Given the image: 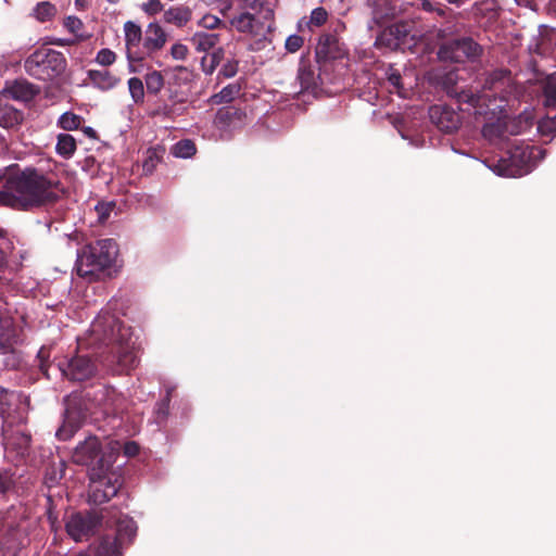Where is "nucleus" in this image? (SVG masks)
<instances>
[{"label":"nucleus","mask_w":556,"mask_h":556,"mask_svg":"<svg viewBox=\"0 0 556 556\" xmlns=\"http://www.w3.org/2000/svg\"><path fill=\"white\" fill-rule=\"evenodd\" d=\"M230 24L237 31L252 36L262 35L264 29V24L250 11H244L235 15L230 20Z\"/></svg>","instance_id":"21"},{"label":"nucleus","mask_w":556,"mask_h":556,"mask_svg":"<svg viewBox=\"0 0 556 556\" xmlns=\"http://www.w3.org/2000/svg\"><path fill=\"white\" fill-rule=\"evenodd\" d=\"M49 358H50V348L41 346L40 350L38 351V354H37L38 367H39L40 371L48 379L50 378V375H49V367H50Z\"/></svg>","instance_id":"45"},{"label":"nucleus","mask_w":556,"mask_h":556,"mask_svg":"<svg viewBox=\"0 0 556 556\" xmlns=\"http://www.w3.org/2000/svg\"><path fill=\"white\" fill-rule=\"evenodd\" d=\"M114 203H100L96 206L99 219L104 222L109 218L110 212L113 210Z\"/></svg>","instance_id":"58"},{"label":"nucleus","mask_w":556,"mask_h":556,"mask_svg":"<svg viewBox=\"0 0 556 556\" xmlns=\"http://www.w3.org/2000/svg\"><path fill=\"white\" fill-rule=\"evenodd\" d=\"M118 253L117 243L113 239H101L81 249L76 261L78 276L89 280L110 267Z\"/></svg>","instance_id":"5"},{"label":"nucleus","mask_w":556,"mask_h":556,"mask_svg":"<svg viewBox=\"0 0 556 556\" xmlns=\"http://www.w3.org/2000/svg\"><path fill=\"white\" fill-rule=\"evenodd\" d=\"M72 459L77 465L87 466L89 472L94 467L112 466L111 455L103 454L99 439L92 435L74 448Z\"/></svg>","instance_id":"11"},{"label":"nucleus","mask_w":556,"mask_h":556,"mask_svg":"<svg viewBox=\"0 0 556 556\" xmlns=\"http://www.w3.org/2000/svg\"><path fill=\"white\" fill-rule=\"evenodd\" d=\"M13 486L12 475L8 470L0 471V493L4 494Z\"/></svg>","instance_id":"54"},{"label":"nucleus","mask_w":556,"mask_h":556,"mask_svg":"<svg viewBox=\"0 0 556 556\" xmlns=\"http://www.w3.org/2000/svg\"><path fill=\"white\" fill-rule=\"evenodd\" d=\"M89 500L100 505L118 493L123 484V476L112 466L94 467L89 473Z\"/></svg>","instance_id":"7"},{"label":"nucleus","mask_w":556,"mask_h":556,"mask_svg":"<svg viewBox=\"0 0 556 556\" xmlns=\"http://www.w3.org/2000/svg\"><path fill=\"white\" fill-rule=\"evenodd\" d=\"M298 78L302 90L315 92L318 88V78L309 68H300Z\"/></svg>","instance_id":"35"},{"label":"nucleus","mask_w":556,"mask_h":556,"mask_svg":"<svg viewBox=\"0 0 556 556\" xmlns=\"http://www.w3.org/2000/svg\"><path fill=\"white\" fill-rule=\"evenodd\" d=\"M538 130L543 136H551L556 134V115L554 117H546L538 123Z\"/></svg>","instance_id":"47"},{"label":"nucleus","mask_w":556,"mask_h":556,"mask_svg":"<svg viewBox=\"0 0 556 556\" xmlns=\"http://www.w3.org/2000/svg\"><path fill=\"white\" fill-rule=\"evenodd\" d=\"M58 368L65 378L75 382L89 380L98 372L94 361L84 354H77L65 362H60Z\"/></svg>","instance_id":"12"},{"label":"nucleus","mask_w":556,"mask_h":556,"mask_svg":"<svg viewBox=\"0 0 556 556\" xmlns=\"http://www.w3.org/2000/svg\"><path fill=\"white\" fill-rule=\"evenodd\" d=\"M240 88L236 84H229L224 87L218 93L211 97L210 101L213 104L228 103L232 101L239 93Z\"/></svg>","instance_id":"33"},{"label":"nucleus","mask_w":556,"mask_h":556,"mask_svg":"<svg viewBox=\"0 0 556 556\" xmlns=\"http://www.w3.org/2000/svg\"><path fill=\"white\" fill-rule=\"evenodd\" d=\"M303 43L304 39L301 36L291 35L287 38L285 47L289 52L294 53L302 48Z\"/></svg>","instance_id":"52"},{"label":"nucleus","mask_w":556,"mask_h":556,"mask_svg":"<svg viewBox=\"0 0 556 556\" xmlns=\"http://www.w3.org/2000/svg\"><path fill=\"white\" fill-rule=\"evenodd\" d=\"M23 341L22 327L13 317L0 314V354H12L15 358V349Z\"/></svg>","instance_id":"14"},{"label":"nucleus","mask_w":556,"mask_h":556,"mask_svg":"<svg viewBox=\"0 0 556 556\" xmlns=\"http://www.w3.org/2000/svg\"><path fill=\"white\" fill-rule=\"evenodd\" d=\"M507 134L505 122L496 121L494 123H488L482 128V135L489 140L502 139Z\"/></svg>","instance_id":"34"},{"label":"nucleus","mask_w":556,"mask_h":556,"mask_svg":"<svg viewBox=\"0 0 556 556\" xmlns=\"http://www.w3.org/2000/svg\"><path fill=\"white\" fill-rule=\"evenodd\" d=\"M5 91L14 100L29 102L39 94L40 88L27 79L20 78L8 85Z\"/></svg>","instance_id":"22"},{"label":"nucleus","mask_w":556,"mask_h":556,"mask_svg":"<svg viewBox=\"0 0 556 556\" xmlns=\"http://www.w3.org/2000/svg\"><path fill=\"white\" fill-rule=\"evenodd\" d=\"M312 22L315 25H323L327 21V12L324 8H317L312 12Z\"/></svg>","instance_id":"59"},{"label":"nucleus","mask_w":556,"mask_h":556,"mask_svg":"<svg viewBox=\"0 0 556 556\" xmlns=\"http://www.w3.org/2000/svg\"><path fill=\"white\" fill-rule=\"evenodd\" d=\"M442 86L446 90L447 94L451 97H454L456 99V101L458 102V93L463 89H459L456 86V75L453 72L445 75V77L442 80Z\"/></svg>","instance_id":"44"},{"label":"nucleus","mask_w":556,"mask_h":556,"mask_svg":"<svg viewBox=\"0 0 556 556\" xmlns=\"http://www.w3.org/2000/svg\"><path fill=\"white\" fill-rule=\"evenodd\" d=\"M410 4L418 9H422L426 12H437L439 15H442V16L445 15L444 9H442L440 7H435L429 0H415V1L410 2Z\"/></svg>","instance_id":"49"},{"label":"nucleus","mask_w":556,"mask_h":556,"mask_svg":"<svg viewBox=\"0 0 556 556\" xmlns=\"http://www.w3.org/2000/svg\"><path fill=\"white\" fill-rule=\"evenodd\" d=\"M224 49L217 48L211 54H206L201 60L202 71L206 75L213 74L216 67L219 65L222 60L224 59Z\"/></svg>","instance_id":"32"},{"label":"nucleus","mask_w":556,"mask_h":556,"mask_svg":"<svg viewBox=\"0 0 556 556\" xmlns=\"http://www.w3.org/2000/svg\"><path fill=\"white\" fill-rule=\"evenodd\" d=\"M83 131H84V134H85L86 136H88V137H89V138H91V139H96V138H97V132H96V130H94L92 127H89V126H88V127H85V128L83 129Z\"/></svg>","instance_id":"62"},{"label":"nucleus","mask_w":556,"mask_h":556,"mask_svg":"<svg viewBox=\"0 0 556 556\" xmlns=\"http://www.w3.org/2000/svg\"><path fill=\"white\" fill-rule=\"evenodd\" d=\"M238 72V62L237 61H228L225 63L220 70V74L224 77L230 78L233 77Z\"/></svg>","instance_id":"57"},{"label":"nucleus","mask_w":556,"mask_h":556,"mask_svg":"<svg viewBox=\"0 0 556 556\" xmlns=\"http://www.w3.org/2000/svg\"><path fill=\"white\" fill-rule=\"evenodd\" d=\"M161 160V155L159 154L156 149H150L147 152V157L143 161L142 167L146 174H151L156 167L157 163Z\"/></svg>","instance_id":"46"},{"label":"nucleus","mask_w":556,"mask_h":556,"mask_svg":"<svg viewBox=\"0 0 556 556\" xmlns=\"http://www.w3.org/2000/svg\"><path fill=\"white\" fill-rule=\"evenodd\" d=\"M116 61V53L111 49L104 48L98 51L96 62L102 66H110Z\"/></svg>","instance_id":"48"},{"label":"nucleus","mask_w":556,"mask_h":556,"mask_svg":"<svg viewBox=\"0 0 556 556\" xmlns=\"http://www.w3.org/2000/svg\"><path fill=\"white\" fill-rule=\"evenodd\" d=\"M125 453L128 456H134L138 453V445L135 442H129L125 445Z\"/></svg>","instance_id":"61"},{"label":"nucleus","mask_w":556,"mask_h":556,"mask_svg":"<svg viewBox=\"0 0 556 556\" xmlns=\"http://www.w3.org/2000/svg\"><path fill=\"white\" fill-rule=\"evenodd\" d=\"M81 399L85 401L84 407L76 405V397L70 401L62 427L56 431L60 440H68L80 427L83 420L92 408H100L106 415L117 414L122 407V399L112 387L98 383L83 392Z\"/></svg>","instance_id":"4"},{"label":"nucleus","mask_w":556,"mask_h":556,"mask_svg":"<svg viewBox=\"0 0 556 556\" xmlns=\"http://www.w3.org/2000/svg\"><path fill=\"white\" fill-rule=\"evenodd\" d=\"M61 478H62V473H60V476L56 477V473L54 472L52 476L48 477V480L51 482H56Z\"/></svg>","instance_id":"64"},{"label":"nucleus","mask_w":556,"mask_h":556,"mask_svg":"<svg viewBox=\"0 0 556 556\" xmlns=\"http://www.w3.org/2000/svg\"><path fill=\"white\" fill-rule=\"evenodd\" d=\"M192 18V10L185 4L168 8L163 13V21L178 28L185 27Z\"/></svg>","instance_id":"26"},{"label":"nucleus","mask_w":556,"mask_h":556,"mask_svg":"<svg viewBox=\"0 0 556 556\" xmlns=\"http://www.w3.org/2000/svg\"><path fill=\"white\" fill-rule=\"evenodd\" d=\"M533 159V148L529 144H514L496 166L497 174L502 176H521L529 172Z\"/></svg>","instance_id":"10"},{"label":"nucleus","mask_w":556,"mask_h":556,"mask_svg":"<svg viewBox=\"0 0 556 556\" xmlns=\"http://www.w3.org/2000/svg\"><path fill=\"white\" fill-rule=\"evenodd\" d=\"M126 58L131 72H135L132 64L144 60L142 51L143 35L141 27L132 21L124 24Z\"/></svg>","instance_id":"16"},{"label":"nucleus","mask_w":556,"mask_h":556,"mask_svg":"<svg viewBox=\"0 0 556 556\" xmlns=\"http://www.w3.org/2000/svg\"><path fill=\"white\" fill-rule=\"evenodd\" d=\"M0 205L15 210L35 211L53 206L65 194V189L52 173L14 163L0 175Z\"/></svg>","instance_id":"1"},{"label":"nucleus","mask_w":556,"mask_h":556,"mask_svg":"<svg viewBox=\"0 0 556 556\" xmlns=\"http://www.w3.org/2000/svg\"><path fill=\"white\" fill-rule=\"evenodd\" d=\"M195 144L189 139H184L174 144L172 153L176 157L187 159L195 153Z\"/></svg>","instance_id":"39"},{"label":"nucleus","mask_w":556,"mask_h":556,"mask_svg":"<svg viewBox=\"0 0 556 556\" xmlns=\"http://www.w3.org/2000/svg\"><path fill=\"white\" fill-rule=\"evenodd\" d=\"M242 12L250 11L254 14L258 13L263 8V0H239Z\"/></svg>","instance_id":"51"},{"label":"nucleus","mask_w":556,"mask_h":556,"mask_svg":"<svg viewBox=\"0 0 556 556\" xmlns=\"http://www.w3.org/2000/svg\"><path fill=\"white\" fill-rule=\"evenodd\" d=\"M30 434L25 431H16L10 438V443L16 447L20 453L27 451L30 444Z\"/></svg>","instance_id":"42"},{"label":"nucleus","mask_w":556,"mask_h":556,"mask_svg":"<svg viewBox=\"0 0 556 556\" xmlns=\"http://www.w3.org/2000/svg\"><path fill=\"white\" fill-rule=\"evenodd\" d=\"M23 122V113L10 108L5 106L0 109V126L5 129H15Z\"/></svg>","instance_id":"30"},{"label":"nucleus","mask_w":556,"mask_h":556,"mask_svg":"<svg viewBox=\"0 0 556 556\" xmlns=\"http://www.w3.org/2000/svg\"><path fill=\"white\" fill-rule=\"evenodd\" d=\"M103 516L96 511L76 513L66 522V531L75 541L92 535L101 526Z\"/></svg>","instance_id":"13"},{"label":"nucleus","mask_w":556,"mask_h":556,"mask_svg":"<svg viewBox=\"0 0 556 556\" xmlns=\"http://www.w3.org/2000/svg\"><path fill=\"white\" fill-rule=\"evenodd\" d=\"M429 117L431 123L443 132H454L460 126L459 114L446 105H432L429 109Z\"/></svg>","instance_id":"18"},{"label":"nucleus","mask_w":556,"mask_h":556,"mask_svg":"<svg viewBox=\"0 0 556 556\" xmlns=\"http://www.w3.org/2000/svg\"><path fill=\"white\" fill-rule=\"evenodd\" d=\"M366 5L371 10V20L380 25L395 17L397 10L391 0H366Z\"/></svg>","instance_id":"24"},{"label":"nucleus","mask_w":556,"mask_h":556,"mask_svg":"<svg viewBox=\"0 0 556 556\" xmlns=\"http://www.w3.org/2000/svg\"><path fill=\"white\" fill-rule=\"evenodd\" d=\"M66 64L62 52L50 48H40L26 58L24 68L35 79L51 81L64 73Z\"/></svg>","instance_id":"6"},{"label":"nucleus","mask_w":556,"mask_h":556,"mask_svg":"<svg viewBox=\"0 0 556 556\" xmlns=\"http://www.w3.org/2000/svg\"><path fill=\"white\" fill-rule=\"evenodd\" d=\"M136 532V522L128 516H119L115 521V529L101 538L98 555L121 556L122 549L132 541Z\"/></svg>","instance_id":"8"},{"label":"nucleus","mask_w":556,"mask_h":556,"mask_svg":"<svg viewBox=\"0 0 556 556\" xmlns=\"http://www.w3.org/2000/svg\"><path fill=\"white\" fill-rule=\"evenodd\" d=\"M544 104L545 106L556 105V73L549 75L544 83Z\"/></svg>","instance_id":"38"},{"label":"nucleus","mask_w":556,"mask_h":556,"mask_svg":"<svg viewBox=\"0 0 556 556\" xmlns=\"http://www.w3.org/2000/svg\"><path fill=\"white\" fill-rule=\"evenodd\" d=\"M64 26L72 34H78L84 28L81 20L76 16H67L64 21Z\"/></svg>","instance_id":"53"},{"label":"nucleus","mask_w":556,"mask_h":556,"mask_svg":"<svg viewBox=\"0 0 556 556\" xmlns=\"http://www.w3.org/2000/svg\"><path fill=\"white\" fill-rule=\"evenodd\" d=\"M91 334L111 348L105 364L117 374L129 371L137 365L136 339L130 327L125 326L116 316L101 312L91 324Z\"/></svg>","instance_id":"2"},{"label":"nucleus","mask_w":556,"mask_h":556,"mask_svg":"<svg viewBox=\"0 0 556 556\" xmlns=\"http://www.w3.org/2000/svg\"><path fill=\"white\" fill-rule=\"evenodd\" d=\"M199 24L206 29H215L220 24V20L215 15H204Z\"/></svg>","instance_id":"56"},{"label":"nucleus","mask_w":556,"mask_h":556,"mask_svg":"<svg viewBox=\"0 0 556 556\" xmlns=\"http://www.w3.org/2000/svg\"><path fill=\"white\" fill-rule=\"evenodd\" d=\"M56 13L55 5L49 1L39 2L34 9V16L40 21H50Z\"/></svg>","instance_id":"37"},{"label":"nucleus","mask_w":556,"mask_h":556,"mask_svg":"<svg viewBox=\"0 0 556 556\" xmlns=\"http://www.w3.org/2000/svg\"><path fill=\"white\" fill-rule=\"evenodd\" d=\"M55 150L63 157H71L76 151V140L72 135L60 134L58 136Z\"/></svg>","instance_id":"31"},{"label":"nucleus","mask_w":556,"mask_h":556,"mask_svg":"<svg viewBox=\"0 0 556 556\" xmlns=\"http://www.w3.org/2000/svg\"><path fill=\"white\" fill-rule=\"evenodd\" d=\"M465 31V24L458 15H448L444 23L438 28V37L444 41L459 38Z\"/></svg>","instance_id":"27"},{"label":"nucleus","mask_w":556,"mask_h":556,"mask_svg":"<svg viewBox=\"0 0 556 556\" xmlns=\"http://www.w3.org/2000/svg\"><path fill=\"white\" fill-rule=\"evenodd\" d=\"M188 48L182 43H174L170 48V55L174 60L182 61L187 58Z\"/></svg>","instance_id":"55"},{"label":"nucleus","mask_w":556,"mask_h":556,"mask_svg":"<svg viewBox=\"0 0 556 556\" xmlns=\"http://www.w3.org/2000/svg\"><path fill=\"white\" fill-rule=\"evenodd\" d=\"M83 122L84 118L80 115L73 112H65L59 117L58 125L64 130H75Z\"/></svg>","instance_id":"36"},{"label":"nucleus","mask_w":556,"mask_h":556,"mask_svg":"<svg viewBox=\"0 0 556 556\" xmlns=\"http://www.w3.org/2000/svg\"><path fill=\"white\" fill-rule=\"evenodd\" d=\"M483 53V47L471 37H459L443 41L438 50V58L442 62L465 63L476 62Z\"/></svg>","instance_id":"9"},{"label":"nucleus","mask_w":556,"mask_h":556,"mask_svg":"<svg viewBox=\"0 0 556 556\" xmlns=\"http://www.w3.org/2000/svg\"><path fill=\"white\" fill-rule=\"evenodd\" d=\"M412 24L409 22H397L384 28L376 38L377 48H387L389 50L400 49L407 42L410 35Z\"/></svg>","instance_id":"15"},{"label":"nucleus","mask_w":556,"mask_h":556,"mask_svg":"<svg viewBox=\"0 0 556 556\" xmlns=\"http://www.w3.org/2000/svg\"><path fill=\"white\" fill-rule=\"evenodd\" d=\"M243 113L235 106L220 108L214 118L216 128L223 131L231 130L238 127L242 122Z\"/></svg>","instance_id":"23"},{"label":"nucleus","mask_w":556,"mask_h":556,"mask_svg":"<svg viewBox=\"0 0 556 556\" xmlns=\"http://www.w3.org/2000/svg\"><path fill=\"white\" fill-rule=\"evenodd\" d=\"M343 45L333 34L320 36L316 47V56L323 60H336L344 55Z\"/></svg>","instance_id":"20"},{"label":"nucleus","mask_w":556,"mask_h":556,"mask_svg":"<svg viewBox=\"0 0 556 556\" xmlns=\"http://www.w3.org/2000/svg\"><path fill=\"white\" fill-rule=\"evenodd\" d=\"M167 39L166 31L157 22L150 23L143 36L142 51L144 59L161 51L165 47Z\"/></svg>","instance_id":"19"},{"label":"nucleus","mask_w":556,"mask_h":556,"mask_svg":"<svg viewBox=\"0 0 556 556\" xmlns=\"http://www.w3.org/2000/svg\"><path fill=\"white\" fill-rule=\"evenodd\" d=\"M75 5L78 8V9H85L86 5H87V0H75Z\"/></svg>","instance_id":"63"},{"label":"nucleus","mask_w":556,"mask_h":556,"mask_svg":"<svg viewBox=\"0 0 556 556\" xmlns=\"http://www.w3.org/2000/svg\"><path fill=\"white\" fill-rule=\"evenodd\" d=\"M128 89L134 102L139 103L144 98L143 83L138 77H131L128 80Z\"/></svg>","instance_id":"43"},{"label":"nucleus","mask_w":556,"mask_h":556,"mask_svg":"<svg viewBox=\"0 0 556 556\" xmlns=\"http://www.w3.org/2000/svg\"><path fill=\"white\" fill-rule=\"evenodd\" d=\"M141 10L149 16H153L163 11V4L161 0H148L141 4Z\"/></svg>","instance_id":"50"},{"label":"nucleus","mask_w":556,"mask_h":556,"mask_svg":"<svg viewBox=\"0 0 556 556\" xmlns=\"http://www.w3.org/2000/svg\"><path fill=\"white\" fill-rule=\"evenodd\" d=\"M87 74L91 84L103 91L113 89L121 81L108 70H89Z\"/></svg>","instance_id":"28"},{"label":"nucleus","mask_w":556,"mask_h":556,"mask_svg":"<svg viewBox=\"0 0 556 556\" xmlns=\"http://www.w3.org/2000/svg\"><path fill=\"white\" fill-rule=\"evenodd\" d=\"M146 86L150 93L156 94L164 86L163 75L157 71L148 73L146 75Z\"/></svg>","instance_id":"40"},{"label":"nucleus","mask_w":556,"mask_h":556,"mask_svg":"<svg viewBox=\"0 0 556 556\" xmlns=\"http://www.w3.org/2000/svg\"><path fill=\"white\" fill-rule=\"evenodd\" d=\"M191 43L198 52H207L219 41V35L214 33L199 31L191 38Z\"/></svg>","instance_id":"29"},{"label":"nucleus","mask_w":556,"mask_h":556,"mask_svg":"<svg viewBox=\"0 0 556 556\" xmlns=\"http://www.w3.org/2000/svg\"><path fill=\"white\" fill-rule=\"evenodd\" d=\"M523 88L515 81L509 70L498 68L486 74L481 90H462L458 93V104L467 105L466 110H473V114H486L491 103L497 100L508 104L511 100H518ZM496 109L503 110L504 104H497Z\"/></svg>","instance_id":"3"},{"label":"nucleus","mask_w":556,"mask_h":556,"mask_svg":"<svg viewBox=\"0 0 556 556\" xmlns=\"http://www.w3.org/2000/svg\"><path fill=\"white\" fill-rule=\"evenodd\" d=\"M11 514V510L7 511L3 518L4 532L0 540V551L21 548L24 546L27 538V531L22 527V520L24 518L21 517L18 520H10Z\"/></svg>","instance_id":"17"},{"label":"nucleus","mask_w":556,"mask_h":556,"mask_svg":"<svg viewBox=\"0 0 556 556\" xmlns=\"http://www.w3.org/2000/svg\"><path fill=\"white\" fill-rule=\"evenodd\" d=\"M535 116L532 111L525 110L518 116L505 122L508 135L518 136L529 131L534 125Z\"/></svg>","instance_id":"25"},{"label":"nucleus","mask_w":556,"mask_h":556,"mask_svg":"<svg viewBox=\"0 0 556 556\" xmlns=\"http://www.w3.org/2000/svg\"><path fill=\"white\" fill-rule=\"evenodd\" d=\"M388 80L396 89H400L402 87L401 74L397 70H394L393 67H390L388 71Z\"/></svg>","instance_id":"60"},{"label":"nucleus","mask_w":556,"mask_h":556,"mask_svg":"<svg viewBox=\"0 0 556 556\" xmlns=\"http://www.w3.org/2000/svg\"><path fill=\"white\" fill-rule=\"evenodd\" d=\"M14 401V392L0 387V417H4L11 412Z\"/></svg>","instance_id":"41"}]
</instances>
